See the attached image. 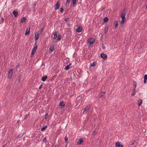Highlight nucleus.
Returning <instances> with one entry per match:
<instances>
[{
	"label": "nucleus",
	"mask_w": 147,
	"mask_h": 147,
	"mask_svg": "<svg viewBox=\"0 0 147 147\" xmlns=\"http://www.w3.org/2000/svg\"><path fill=\"white\" fill-rule=\"evenodd\" d=\"M67 25L68 26H70V23H68L67 24Z\"/></svg>",
	"instance_id": "nucleus-50"
},
{
	"label": "nucleus",
	"mask_w": 147,
	"mask_h": 147,
	"mask_svg": "<svg viewBox=\"0 0 147 147\" xmlns=\"http://www.w3.org/2000/svg\"><path fill=\"white\" fill-rule=\"evenodd\" d=\"M47 125L45 126V127H43L41 129V131H44L45 130V129L47 128Z\"/></svg>",
	"instance_id": "nucleus-32"
},
{
	"label": "nucleus",
	"mask_w": 147,
	"mask_h": 147,
	"mask_svg": "<svg viewBox=\"0 0 147 147\" xmlns=\"http://www.w3.org/2000/svg\"><path fill=\"white\" fill-rule=\"evenodd\" d=\"M64 11V8H61V9H60V12L61 13H63V12Z\"/></svg>",
	"instance_id": "nucleus-36"
},
{
	"label": "nucleus",
	"mask_w": 147,
	"mask_h": 147,
	"mask_svg": "<svg viewBox=\"0 0 147 147\" xmlns=\"http://www.w3.org/2000/svg\"><path fill=\"white\" fill-rule=\"evenodd\" d=\"M121 142H116L115 143L116 147H119L121 144H120Z\"/></svg>",
	"instance_id": "nucleus-17"
},
{
	"label": "nucleus",
	"mask_w": 147,
	"mask_h": 147,
	"mask_svg": "<svg viewBox=\"0 0 147 147\" xmlns=\"http://www.w3.org/2000/svg\"><path fill=\"white\" fill-rule=\"evenodd\" d=\"M60 6V3L59 1H58L57 3L55 5V9L57 10L59 9Z\"/></svg>",
	"instance_id": "nucleus-6"
},
{
	"label": "nucleus",
	"mask_w": 147,
	"mask_h": 147,
	"mask_svg": "<svg viewBox=\"0 0 147 147\" xmlns=\"http://www.w3.org/2000/svg\"><path fill=\"white\" fill-rule=\"evenodd\" d=\"M29 116V114H27V115H26L25 116V117H24V119H26Z\"/></svg>",
	"instance_id": "nucleus-37"
},
{
	"label": "nucleus",
	"mask_w": 147,
	"mask_h": 147,
	"mask_svg": "<svg viewBox=\"0 0 147 147\" xmlns=\"http://www.w3.org/2000/svg\"><path fill=\"white\" fill-rule=\"evenodd\" d=\"M72 4L73 5V6H74L75 5L76 3V0H72Z\"/></svg>",
	"instance_id": "nucleus-29"
},
{
	"label": "nucleus",
	"mask_w": 147,
	"mask_h": 147,
	"mask_svg": "<svg viewBox=\"0 0 147 147\" xmlns=\"http://www.w3.org/2000/svg\"><path fill=\"white\" fill-rule=\"evenodd\" d=\"M103 47V49H105V48L103 47Z\"/></svg>",
	"instance_id": "nucleus-60"
},
{
	"label": "nucleus",
	"mask_w": 147,
	"mask_h": 147,
	"mask_svg": "<svg viewBox=\"0 0 147 147\" xmlns=\"http://www.w3.org/2000/svg\"><path fill=\"white\" fill-rule=\"evenodd\" d=\"M96 64V62H94L93 63L90 64L91 66H95Z\"/></svg>",
	"instance_id": "nucleus-28"
},
{
	"label": "nucleus",
	"mask_w": 147,
	"mask_h": 147,
	"mask_svg": "<svg viewBox=\"0 0 147 147\" xmlns=\"http://www.w3.org/2000/svg\"><path fill=\"white\" fill-rule=\"evenodd\" d=\"M36 3H34V8H35V7H36Z\"/></svg>",
	"instance_id": "nucleus-45"
},
{
	"label": "nucleus",
	"mask_w": 147,
	"mask_h": 147,
	"mask_svg": "<svg viewBox=\"0 0 147 147\" xmlns=\"http://www.w3.org/2000/svg\"><path fill=\"white\" fill-rule=\"evenodd\" d=\"M100 57L104 59H106L107 58V56L106 54H105L104 53H102L100 54Z\"/></svg>",
	"instance_id": "nucleus-9"
},
{
	"label": "nucleus",
	"mask_w": 147,
	"mask_h": 147,
	"mask_svg": "<svg viewBox=\"0 0 147 147\" xmlns=\"http://www.w3.org/2000/svg\"><path fill=\"white\" fill-rule=\"evenodd\" d=\"M104 9V8H102V9H101V11H103Z\"/></svg>",
	"instance_id": "nucleus-56"
},
{
	"label": "nucleus",
	"mask_w": 147,
	"mask_h": 147,
	"mask_svg": "<svg viewBox=\"0 0 147 147\" xmlns=\"http://www.w3.org/2000/svg\"><path fill=\"white\" fill-rule=\"evenodd\" d=\"M134 144V142H133L131 144V145H133Z\"/></svg>",
	"instance_id": "nucleus-53"
},
{
	"label": "nucleus",
	"mask_w": 147,
	"mask_h": 147,
	"mask_svg": "<svg viewBox=\"0 0 147 147\" xmlns=\"http://www.w3.org/2000/svg\"><path fill=\"white\" fill-rule=\"evenodd\" d=\"M142 100L141 99H139L138 102V105L139 106H140V105L142 103Z\"/></svg>",
	"instance_id": "nucleus-14"
},
{
	"label": "nucleus",
	"mask_w": 147,
	"mask_h": 147,
	"mask_svg": "<svg viewBox=\"0 0 147 147\" xmlns=\"http://www.w3.org/2000/svg\"><path fill=\"white\" fill-rule=\"evenodd\" d=\"M121 18L122 20L120 22V24H124V22L126 19V18H124V17H123V18L121 17Z\"/></svg>",
	"instance_id": "nucleus-15"
},
{
	"label": "nucleus",
	"mask_w": 147,
	"mask_h": 147,
	"mask_svg": "<svg viewBox=\"0 0 147 147\" xmlns=\"http://www.w3.org/2000/svg\"><path fill=\"white\" fill-rule=\"evenodd\" d=\"M20 121L19 120H18V121H17V123H18L19 122V121Z\"/></svg>",
	"instance_id": "nucleus-59"
},
{
	"label": "nucleus",
	"mask_w": 147,
	"mask_h": 147,
	"mask_svg": "<svg viewBox=\"0 0 147 147\" xmlns=\"http://www.w3.org/2000/svg\"><path fill=\"white\" fill-rule=\"evenodd\" d=\"M144 79L147 80V75L146 74L144 75Z\"/></svg>",
	"instance_id": "nucleus-42"
},
{
	"label": "nucleus",
	"mask_w": 147,
	"mask_h": 147,
	"mask_svg": "<svg viewBox=\"0 0 147 147\" xmlns=\"http://www.w3.org/2000/svg\"><path fill=\"white\" fill-rule=\"evenodd\" d=\"M69 18H66L65 19V20L66 21H69Z\"/></svg>",
	"instance_id": "nucleus-44"
},
{
	"label": "nucleus",
	"mask_w": 147,
	"mask_h": 147,
	"mask_svg": "<svg viewBox=\"0 0 147 147\" xmlns=\"http://www.w3.org/2000/svg\"><path fill=\"white\" fill-rule=\"evenodd\" d=\"M65 142L67 144L69 143V142L68 141V138L67 136H66L65 138Z\"/></svg>",
	"instance_id": "nucleus-23"
},
{
	"label": "nucleus",
	"mask_w": 147,
	"mask_h": 147,
	"mask_svg": "<svg viewBox=\"0 0 147 147\" xmlns=\"http://www.w3.org/2000/svg\"><path fill=\"white\" fill-rule=\"evenodd\" d=\"M109 28V27L108 26H106L104 28V31L105 34L106 33L108 32V30Z\"/></svg>",
	"instance_id": "nucleus-13"
},
{
	"label": "nucleus",
	"mask_w": 147,
	"mask_h": 147,
	"mask_svg": "<svg viewBox=\"0 0 147 147\" xmlns=\"http://www.w3.org/2000/svg\"><path fill=\"white\" fill-rule=\"evenodd\" d=\"M22 137V136H20V135H19L18 136H17V137L18 138H20V137Z\"/></svg>",
	"instance_id": "nucleus-51"
},
{
	"label": "nucleus",
	"mask_w": 147,
	"mask_h": 147,
	"mask_svg": "<svg viewBox=\"0 0 147 147\" xmlns=\"http://www.w3.org/2000/svg\"><path fill=\"white\" fill-rule=\"evenodd\" d=\"M146 8L147 9V4L146 5Z\"/></svg>",
	"instance_id": "nucleus-57"
},
{
	"label": "nucleus",
	"mask_w": 147,
	"mask_h": 147,
	"mask_svg": "<svg viewBox=\"0 0 147 147\" xmlns=\"http://www.w3.org/2000/svg\"><path fill=\"white\" fill-rule=\"evenodd\" d=\"M43 143H45V142H47V139H46V138L45 137V138L44 139L43 141Z\"/></svg>",
	"instance_id": "nucleus-39"
},
{
	"label": "nucleus",
	"mask_w": 147,
	"mask_h": 147,
	"mask_svg": "<svg viewBox=\"0 0 147 147\" xmlns=\"http://www.w3.org/2000/svg\"><path fill=\"white\" fill-rule=\"evenodd\" d=\"M47 76H45L42 77V78L41 80L42 81H43V82H45V81L47 79Z\"/></svg>",
	"instance_id": "nucleus-19"
},
{
	"label": "nucleus",
	"mask_w": 147,
	"mask_h": 147,
	"mask_svg": "<svg viewBox=\"0 0 147 147\" xmlns=\"http://www.w3.org/2000/svg\"><path fill=\"white\" fill-rule=\"evenodd\" d=\"M3 22V17H1V19L0 20V23L2 24Z\"/></svg>",
	"instance_id": "nucleus-35"
},
{
	"label": "nucleus",
	"mask_w": 147,
	"mask_h": 147,
	"mask_svg": "<svg viewBox=\"0 0 147 147\" xmlns=\"http://www.w3.org/2000/svg\"><path fill=\"white\" fill-rule=\"evenodd\" d=\"M133 92H136V88H134V89L133 90Z\"/></svg>",
	"instance_id": "nucleus-49"
},
{
	"label": "nucleus",
	"mask_w": 147,
	"mask_h": 147,
	"mask_svg": "<svg viewBox=\"0 0 147 147\" xmlns=\"http://www.w3.org/2000/svg\"><path fill=\"white\" fill-rule=\"evenodd\" d=\"M7 147V144H5L2 147Z\"/></svg>",
	"instance_id": "nucleus-48"
},
{
	"label": "nucleus",
	"mask_w": 147,
	"mask_h": 147,
	"mask_svg": "<svg viewBox=\"0 0 147 147\" xmlns=\"http://www.w3.org/2000/svg\"><path fill=\"white\" fill-rule=\"evenodd\" d=\"M146 80H146V79H144V83H146Z\"/></svg>",
	"instance_id": "nucleus-46"
},
{
	"label": "nucleus",
	"mask_w": 147,
	"mask_h": 147,
	"mask_svg": "<svg viewBox=\"0 0 147 147\" xmlns=\"http://www.w3.org/2000/svg\"><path fill=\"white\" fill-rule=\"evenodd\" d=\"M119 147H124V146L123 145L121 144V145Z\"/></svg>",
	"instance_id": "nucleus-52"
},
{
	"label": "nucleus",
	"mask_w": 147,
	"mask_h": 147,
	"mask_svg": "<svg viewBox=\"0 0 147 147\" xmlns=\"http://www.w3.org/2000/svg\"><path fill=\"white\" fill-rule=\"evenodd\" d=\"M19 80V81H20V79H19V80Z\"/></svg>",
	"instance_id": "nucleus-61"
},
{
	"label": "nucleus",
	"mask_w": 147,
	"mask_h": 147,
	"mask_svg": "<svg viewBox=\"0 0 147 147\" xmlns=\"http://www.w3.org/2000/svg\"><path fill=\"white\" fill-rule=\"evenodd\" d=\"M19 66V65H18L17 66V68L18 67V66Z\"/></svg>",
	"instance_id": "nucleus-58"
},
{
	"label": "nucleus",
	"mask_w": 147,
	"mask_h": 147,
	"mask_svg": "<svg viewBox=\"0 0 147 147\" xmlns=\"http://www.w3.org/2000/svg\"><path fill=\"white\" fill-rule=\"evenodd\" d=\"M70 2V0H67V1L66 3V6L68 5L69 4Z\"/></svg>",
	"instance_id": "nucleus-33"
},
{
	"label": "nucleus",
	"mask_w": 147,
	"mask_h": 147,
	"mask_svg": "<svg viewBox=\"0 0 147 147\" xmlns=\"http://www.w3.org/2000/svg\"><path fill=\"white\" fill-rule=\"evenodd\" d=\"M108 18L107 17H105L103 19V21L104 22H105L108 21Z\"/></svg>",
	"instance_id": "nucleus-30"
},
{
	"label": "nucleus",
	"mask_w": 147,
	"mask_h": 147,
	"mask_svg": "<svg viewBox=\"0 0 147 147\" xmlns=\"http://www.w3.org/2000/svg\"><path fill=\"white\" fill-rule=\"evenodd\" d=\"M57 37V33L56 32H55L54 33V38H56Z\"/></svg>",
	"instance_id": "nucleus-34"
},
{
	"label": "nucleus",
	"mask_w": 147,
	"mask_h": 147,
	"mask_svg": "<svg viewBox=\"0 0 147 147\" xmlns=\"http://www.w3.org/2000/svg\"><path fill=\"white\" fill-rule=\"evenodd\" d=\"M36 42L35 43V44L34 45V47L32 50V51H33L35 53L37 48V47L36 46Z\"/></svg>",
	"instance_id": "nucleus-10"
},
{
	"label": "nucleus",
	"mask_w": 147,
	"mask_h": 147,
	"mask_svg": "<svg viewBox=\"0 0 147 147\" xmlns=\"http://www.w3.org/2000/svg\"><path fill=\"white\" fill-rule=\"evenodd\" d=\"M82 30V29L80 27H79L76 30V31L78 32H80Z\"/></svg>",
	"instance_id": "nucleus-21"
},
{
	"label": "nucleus",
	"mask_w": 147,
	"mask_h": 147,
	"mask_svg": "<svg viewBox=\"0 0 147 147\" xmlns=\"http://www.w3.org/2000/svg\"><path fill=\"white\" fill-rule=\"evenodd\" d=\"M95 41V40L93 38H90L88 39V42L89 43V45L92 44L93 42Z\"/></svg>",
	"instance_id": "nucleus-4"
},
{
	"label": "nucleus",
	"mask_w": 147,
	"mask_h": 147,
	"mask_svg": "<svg viewBox=\"0 0 147 147\" xmlns=\"http://www.w3.org/2000/svg\"><path fill=\"white\" fill-rule=\"evenodd\" d=\"M134 88H136V82L134 81Z\"/></svg>",
	"instance_id": "nucleus-38"
},
{
	"label": "nucleus",
	"mask_w": 147,
	"mask_h": 147,
	"mask_svg": "<svg viewBox=\"0 0 147 147\" xmlns=\"http://www.w3.org/2000/svg\"><path fill=\"white\" fill-rule=\"evenodd\" d=\"M45 117H46V118H47L49 116L48 114L47 113H46L45 114Z\"/></svg>",
	"instance_id": "nucleus-43"
},
{
	"label": "nucleus",
	"mask_w": 147,
	"mask_h": 147,
	"mask_svg": "<svg viewBox=\"0 0 147 147\" xmlns=\"http://www.w3.org/2000/svg\"><path fill=\"white\" fill-rule=\"evenodd\" d=\"M121 142H116L115 143L116 147H119L121 144H120Z\"/></svg>",
	"instance_id": "nucleus-18"
},
{
	"label": "nucleus",
	"mask_w": 147,
	"mask_h": 147,
	"mask_svg": "<svg viewBox=\"0 0 147 147\" xmlns=\"http://www.w3.org/2000/svg\"><path fill=\"white\" fill-rule=\"evenodd\" d=\"M58 146L57 145H55V147H58Z\"/></svg>",
	"instance_id": "nucleus-55"
},
{
	"label": "nucleus",
	"mask_w": 147,
	"mask_h": 147,
	"mask_svg": "<svg viewBox=\"0 0 147 147\" xmlns=\"http://www.w3.org/2000/svg\"><path fill=\"white\" fill-rule=\"evenodd\" d=\"M70 64H70L69 65H67L65 68V69H64L65 70H68L70 68Z\"/></svg>",
	"instance_id": "nucleus-22"
},
{
	"label": "nucleus",
	"mask_w": 147,
	"mask_h": 147,
	"mask_svg": "<svg viewBox=\"0 0 147 147\" xmlns=\"http://www.w3.org/2000/svg\"><path fill=\"white\" fill-rule=\"evenodd\" d=\"M105 93V92H101L99 96V97L100 98H102V96H104Z\"/></svg>",
	"instance_id": "nucleus-24"
},
{
	"label": "nucleus",
	"mask_w": 147,
	"mask_h": 147,
	"mask_svg": "<svg viewBox=\"0 0 147 147\" xmlns=\"http://www.w3.org/2000/svg\"><path fill=\"white\" fill-rule=\"evenodd\" d=\"M115 28H116L118 26V22L117 21L115 22Z\"/></svg>",
	"instance_id": "nucleus-27"
},
{
	"label": "nucleus",
	"mask_w": 147,
	"mask_h": 147,
	"mask_svg": "<svg viewBox=\"0 0 147 147\" xmlns=\"http://www.w3.org/2000/svg\"><path fill=\"white\" fill-rule=\"evenodd\" d=\"M61 36L59 35L58 38L57 39V40L58 41H59L60 40H61Z\"/></svg>",
	"instance_id": "nucleus-31"
},
{
	"label": "nucleus",
	"mask_w": 147,
	"mask_h": 147,
	"mask_svg": "<svg viewBox=\"0 0 147 147\" xmlns=\"http://www.w3.org/2000/svg\"><path fill=\"white\" fill-rule=\"evenodd\" d=\"M30 27H28L26 29V30L25 33V35H29L30 34Z\"/></svg>",
	"instance_id": "nucleus-5"
},
{
	"label": "nucleus",
	"mask_w": 147,
	"mask_h": 147,
	"mask_svg": "<svg viewBox=\"0 0 147 147\" xmlns=\"http://www.w3.org/2000/svg\"><path fill=\"white\" fill-rule=\"evenodd\" d=\"M90 107V105H88L86 106L84 109L83 113H87L88 112Z\"/></svg>",
	"instance_id": "nucleus-2"
},
{
	"label": "nucleus",
	"mask_w": 147,
	"mask_h": 147,
	"mask_svg": "<svg viewBox=\"0 0 147 147\" xmlns=\"http://www.w3.org/2000/svg\"><path fill=\"white\" fill-rule=\"evenodd\" d=\"M13 70L12 69H11L8 71V79H10L11 78L12 76V75H13Z\"/></svg>",
	"instance_id": "nucleus-1"
},
{
	"label": "nucleus",
	"mask_w": 147,
	"mask_h": 147,
	"mask_svg": "<svg viewBox=\"0 0 147 147\" xmlns=\"http://www.w3.org/2000/svg\"><path fill=\"white\" fill-rule=\"evenodd\" d=\"M12 13L14 15V17L15 18L18 15V12L17 11H16L15 10L13 11Z\"/></svg>",
	"instance_id": "nucleus-12"
},
{
	"label": "nucleus",
	"mask_w": 147,
	"mask_h": 147,
	"mask_svg": "<svg viewBox=\"0 0 147 147\" xmlns=\"http://www.w3.org/2000/svg\"><path fill=\"white\" fill-rule=\"evenodd\" d=\"M35 52H34L32 51L31 53V56H33L35 54Z\"/></svg>",
	"instance_id": "nucleus-41"
},
{
	"label": "nucleus",
	"mask_w": 147,
	"mask_h": 147,
	"mask_svg": "<svg viewBox=\"0 0 147 147\" xmlns=\"http://www.w3.org/2000/svg\"><path fill=\"white\" fill-rule=\"evenodd\" d=\"M43 28L41 29V32H42L43 31Z\"/></svg>",
	"instance_id": "nucleus-54"
},
{
	"label": "nucleus",
	"mask_w": 147,
	"mask_h": 147,
	"mask_svg": "<svg viewBox=\"0 0 147 147\" xmlns=\"http://www.w3.org/2000/svg\"><path fill=\"white\" fill-rule=\"evenodd\" d=\"M50 50L51 52H53L54 51V47L53 46H51L50 48Z\"/></svg>",
	"instance_id": "nucleus-25"
},
{
	"label": "nucleus",
	"mask_w": 147,
	"mask_h": 147,
	"mask_svg": "<svg viewBox=\"0 0 147 147\" xmlns=\"http://www.w3.org/2000/svg\"><path fill=\"white\" fill-rule=\"evenodd\" d=\"M36 42L35 43V44L34 45V47L32 50V51H33L35 53L37 48V47L36 46Z\"/></svg>",
	"instance_id": "nucleus-11"
},
{
	"label": "nucleus",
	"mask_w": 147,
	"mask_h": 147,
	"mask_svg": "<svg viewBox=\"0 0 147 147\" xmlns=\"http://www.w3.org/2000/svg\"><path fill=\"white\" fill-rule=\"evenodd\" d=\"M127 9L125 8L123 11L122 12V14L121 15V17H124V18H125V16L126 15L125 13L127 12Z\"/></svg>",
	"instance_id": "nucleus-3"
},
{
	"label": "nucleus",
	"mask_w": 147,
	"mask_h": 147,
	"mask_svg": "<svg viewBox=\"0 0 147 147\" xmlns=\"http://www.w3.org/2000/svg\"><path fill=\"white\" fill-rule=\"evenodd\" d=\"M96 129H95V130L94 131H93L92 132V134H93V135H96L97 133V129L96 130Z\"/></svg>",
	"instance_id": "nucleus-26"
},
{
	"label": "nucleus",
	"mask_w": 147,
	"mask_h": 147,
	"mask_svg": "<svg viewBox=\"0 0 147 147\" xmlns=\"http://www.w3.org/2000/svg\"><path fill=\"white\" fill-rule=\"evenodd\" d=\"M83 140L82 138H80L78 140V142H77L78 145L82 144H83Z\"/></svg>",
	"instance_id": "nucleus-7"
},
{
	"label": "nucleus",
	"mask_w": 147,
	"mask_h": 147,
	"mask_svg": "<svg viewBox=\"0 0 147 147\" xmlns=\"http://www.w3.org/2000/svg\"><path fill=\"white\" fill-rule=\"evenodd\" d=\"M136 92H133L131 94V96H134Z\"/></svg>",
	"instance_id": "nucleus-40"
},
{
	"label": "nucleus",
	"mask_w": 147,
	"mask_h": 147,
	"mask_svg": "<svg viewBox=\"0 0 147 147\" xmlns=\"http://www.w3.org/2000/svg\"><path fill=\"white\" fill-rule=\"evenodd\" d=\"M42 85H40V87H39V89H40L41 88H42Z\"/></svg>",
	"instance_id": "nucleus-47"
},
{
	"label": "nucleus",
	"mask_w": 147,
	"mask_h": 147,
	"mask_svg": "<svg viewBox=\"0 0 147 147\" xmlns=\"http://www.w3.org/2000/svg\"><path fill=\"white\" fill-rule=\"evenodd\" d=\"M59 105L61 107H64L65 106V104L64 102L61 101L59 103Z\"/></svg>",
	"instance_id": "nucleus-16"
},
{
	"label": "nucleus",
	"mask_w": 147,
	"mask_h": 147,
	"mask_svg": "<svg viewBox=\"0 0 147 147\" xmlns=\"http://www.w3.org/2000/svg\"><path fill=\"white\" fill-rule=\"evenodd\" d=\"M26 20V19L25 17H23L21 19V22L22 23H23L24 22H25Z\"/></svg>",
	"instance_id": "nucleus-20"
},
{
	"label": "nucleus",
	"mask_w": 147,
	"mask_h": 147,
	"mask_svg": "<svg viewBox=\"0 0 147 147\" xmlns=\"http://www.w3.org/2000/svg\"><path fill=\"white\" fill-rule=\"evenodd\" d=\"M39 32H37L35 34V40H38L39 38Z\"/></svg>",
	"instance_id": "nucleus-8"
}]
</instances>
